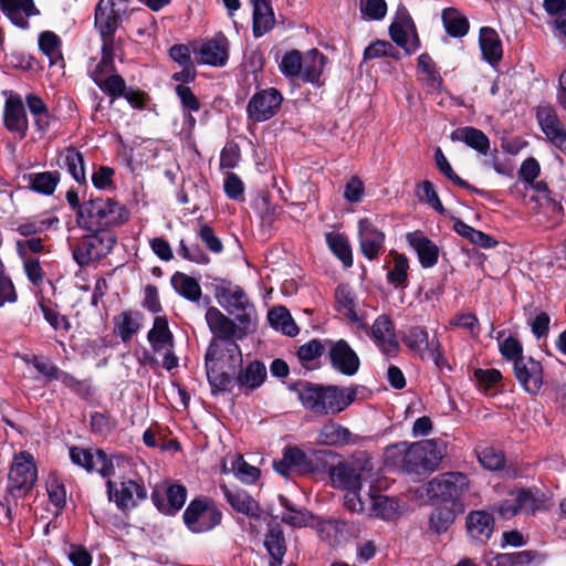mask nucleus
Masks as SVG:
<instances>
[{"label": "nucleus", "instance_id": "c9c22d12", "mask_svg": "<svg viewBox=\"0 0 566 566\" xmlns=\"http://www.w3.org/2000/svg\"><path fill=\"white\" fill-rule=\"evenodd\" d=\"M434 160L438 170L453 185L467 189L472 193L479 195L481 197H489V192L484 189H479L473 185L469 184L467 180L462 179L452 168L451 164L444 156L442 149L438 147L434 150Z\"/></svg>", "mask_w": 566, "mask_h": 566}, {"label": "nucleus", "instance_id": "bb28decb", "mask_svg": "<svg viewBox=\"0 0 566 566\" xmlns=\"http://www.w3.org/2000/svg\"><path fill=\"white\" fill-rule=\"evenodd\" d=\"M292 468H295L301 472L312 471L311 460L301 448L295 446L286 447L283 450L282 460L274 462V470L285 478L290 476Z\"/></svg>", "mask_w": 566, "mask_h": 566}, {"label": "nucleus", "instance_id": "2eb2a0df", "mask_svg": "<svg viewBox=\"0 0 566 566\" xmlns=\"http://www.w3.org/2000/svg\"><path fill=\"white\" fill-rule=\"evenodd\" d=\"M123 12L115 8L114 0H98L94 10V28L101 41H115V34L122 24Z\"/></svg>", "mask_w": 566, "mask_h": 566}, {"label": "nucleus", "instance_id": "b1692460", "mask_svg": "<svg viewBox=\"0 0 566 566\" xmlns=\"http://www.w3.org/2000/svg\"><path fill=\"white\" fill-rule=\"evenodd\" d=\"M200 61L212 66H224L229 60V41L219 33L213 39L203 42L198 51Z\"/></svg>", "mask_w": 566, "mask_h": 566}, {"label": "nucleus", "instance_id": "774afa93", "mask_svg": "<svg viewBox=\"0 0 566 566\" xmlns=\"http://www.w3.org/2000/svg\"><path fill=\"white\" fill-rule=\"evenodd\" d=\"M113 227H94L93 228V242L88 243V248H95L96 244L102 248H114L117 242V237Z\"/></svg>", "mask_w": 566, "mask_h": 566}, {"label": "nucleus", "instance_id": "3c124183", "mask_svg": "<svg viewBox=\"0 0 566 566\" xmlns=\"http://www.w3.org/2000/svg\"><path fill=\"white\" fill-rule=\"evenodd\" d=\"M458 513V507L452 505L448 506L444 504L436 507L429 516L430 528L437 534L447 532L454 523Z\"/></svg>", "mask_w": 566, "mask_h": 566}, {"label": "nucleus", "instance_id": "aec40b11", "mask_svg": "<svg viewBox=\"0 0 566 566\" xmlns=\"http://www.w3.org/2000/svg\"><path fill=\"white\" fill-rule=\"evenodd\" d=\"M536 118L546 137L562 151L566 153V129L551 104L538 105Z\"/></svg>", "mask_w": 566, "mask_h": 566}, {"label": "nucleus", "instance_id": "a211bd4d", "mask_svg": "<svg viewBox=\"0 0 566 566\" xmlns=\"http://www.w3.org/2000/svg\"><path fill=\"white\" fill-rule=\"evenodd\" d=\"M513 370L515 378L526 392L538 394L544 384V369L541 361L526 356L515 361Z\"/></svg>", "mask_w": 566, "mask_h": 566}, {"label": "nucleus", "instance_id": "20e7f679", "mask_svg": "<svg viewBox=\"0 0 566 566\" xmlns=\"http://www.w3.org/2000/svg\"><path fill=\"white\" fill-rule=\"evenodd\" d=\"M408 472L434 471L447 454V444L439 439L423 440L397 447Z\"/></svg>", "mask_w": 566, "mask_h": 566}, {"label": "nucleus", "instance_id": "ea45409f", "mask_svg": "<svg viewBox=\"0 0 566 566\" xmlns=\"http://www.w3.org/2000/svg\"><path fill=\"white\" fill-rule=\"evenodd\" d=\"M350 431L333 421H328L319 429L317 443L329 447L344 446L350 442Z\"/></svg>", "mask_w": 566, "mask_h": 566}, {"label": "nucleus", "instance_id": "7ed1b4c3", "mask_svg": "<svg viewBox=\"0 0 566 566\" xmlns=\"http://www.w3.org/2000/svg\"><path fill=\"white\" fill-rule=\"evenodd\" d=\"M82 211L80 220H82V226L88 230H93L94 227H120L130 218L127 207L109 197L85 200Z\"/></svg>", "mask_w": 566, "mask_h": 566}, {"label": "nucleus", "instance_id": "e433bc0d", "mask_svg": "<svg viewBox=\"0 0 566 566\" xmlns=\"http://www.w3.org/2000/svg\"><path fill=\"white\" fill-rule=\"evenodd\" d=\"M417 70L424 74V85L431 92L440 94L443 88V78L440 75L439 67L427 52L421 53L417 59Z\"/></svg>", "mask_w": 566, "mask_h": 566}, {"label": "nucleus", "instance_id": "f03ea898", "mask_svg": "<svg viewBox=\"0 0 566 566\" xmlns=\"http://www.w3.org/2000/svg\"><path fill=\"white\" fill-rule=\"evenodd\" d=\"M205 361L210 385L224 390L230 385L237 367L242 363V353L235 340H210Z\"/></svg>", "mask_w": 566, "mask_h": 566}, {"label": "nucleus", "instance_id": "49530a36", "mask_svg": "<svg viewBox=\"0 0 566 566\" xmlns=\"http://www.w3.org/2000/svg\"><path fill=\"white\" fill-rule=\"evenodd\" d=\"M61 160L60 167L65 168L75 181L78 184L86 181L84 157L81 151L74 147H69L62 155Z\"/></svg>", "mask_w": 566, "mask_h": 566}, {"label": "nucleus", "instance_id": "f3484780", "mask_svg": "<svg viewBox=\"0 0 566 566\" xmlns=\"http://www.w3.org/2000/svg\"><path fill=\"white\" fill-rule=\"evenodd\" d=\"M403 343L422 359H432L437 366L443 359L440 343L438 339H429L428 332L419 326L412 327L403 337Z\"/></svg>", "mask_w": 566, "mask_h": 566}, {"label": "nucleus", "instance_id": "6ab92c4d", "mask_svg": "<svg viewBox=\"0 0 566 566\" xmlns=\"http://www.w3.org/2000/svg\"><path fill=\"white\" fill-rule=\"evenodd\" d=\"M59 223L57 217H32L19 223L13 231L20 235L30 238L24 241H17V248H43L42 239L36 234L43 233Z\"/></svg>", "mask_w": 566, "mask_h": 566}, {"label": "nucleus", "instance_id": "79ce46f5", "mask_svg": "<svg viewBox=\"0 0 566 566\" xmlns=\"http://www.w3.org/2000/svg\"><path fill=\"white\" fill-rule=\"evenodd\" d=\"M409 263L405 255L395 253L387 262V282L395 289L408 286Z\"/></svg>", "mask_w": 566, "mask_h": 566}, {"label": "nucleus", "instance_id": "338daca9", "mask_svg": "<svg viewBox=\"0 0 566 566\" xmlns=\"http://www.w3.org/2000/svg\"><path fill=\"white\" fill-rule=\"evenodd\" d=\"M499 349L501 355L509 361H512L513 365L520 358H525L523 355V345L522 343L514 336H509L499 344Z\"/></svg>", "mask_w": 566, "mask_h": 566}, {"label": "nucleus", "instance_id": "bf43d9fd", "mask_svg": "<svg viewBox=\"0 0 566 566\" xmlns=\"http://www.w3.org/2000/svg\"><path fill=\"white\" fill-rule=\"evenodd\" d=\"M115 331L123 342H128L139 329V323L130 313H122L114 318Z\"/></svg>", "mask_w": 566, "mask_h": 566}, {"label": "nucleus", "instance_id": "6e6552de", "mask_svg": "<svg viewBox=\"0 0 566 566\" xmlns=\"http://www.w3.org/2000/svg\"><path fill=\"white\" fill-rule=\"evenodd\" d=\"M373 467L366 458L340 461L329 470L332 484L342 490H360L371 473Z\"/></svg>", "mask_w": 566, "mask_h": 566}, {"label": "nucleus", "instance_id": "e2e57ef3", "mask_svg": "<svg viewBox=\"0 0 566 566\" xmlns=\"http://www.w3.org/2000/svg\"><path fill=\"white\" fill-rule=\"evenodd\" d=\"M46 491L51 503L61 511L66 504V490L56 475L51 474L46 481Z\"/></svg>", "mask_w": 566, "mask_h": 566}, {"label": "nucleus", "instance_id": "dca6fc26", "mask_svg": "<svg viewBox=\"0 0 566 566\" xmlns=\"http://www.w3.org/2000/svg\"><path fill=\"white\" fill-rule=\"evenodd\" d=\"M3 126L15 134L20 139L28 135L29 119L22 97L18 93L10 92L3 106Z\"/></svg>", "mask_w": 566, "mask_h": 566}, {"label": "nucleus", "instance_id": "72a5a7b5", "mask_svg": "<svg viewBox=\"0 0 566 566\" xmlns=\"http://www.w3.org/2000/svg\"><path fill=\"white\" fill-rule=\"evenodd\" d=\"M223 494L231 505V507L238 513L256 517L260 514L259 503L242 490H231L227 485H221Z\"/></svg>", "mask_w": 566, "mask_h": 566}, {"label": "nucleus", "instance_id": "473e14b6", "mask_svg": "<svg viewBox=\"0 0 566 566\" xmlns=\"http://www.w3.org/2000/svg\"><path fill=\"white\" fill-rule=\"evenodd\" d=\"M118 74L115 65V41H102L101 60L91 73V78L97 83L105 81L109 75Z\"/></svg>", "mask_w": 566, "mask_h": 566}, {"label": "nucleus", "instance_id": "a19ab883", "mask_svg": "<svg viewBox=\"0 0 566 566\" xmlns=\"http://www.w3.org/2000/svg\"><path fill=\"white\" fill-rule=\"evenodd\" d=\"M265 365L259 360H254L239 371L237 381L241 388L252 391L259 388L265 381Z\"/></svg>", "mask_w": 566, "mask_h": 566}, {"label": "nucleus", "instance_id": "680f3d73", "mask_svg": "<svg viewBox=\"0 0 566 566\" xmlns=\"http://www.w3.org/2000/svg\"><path fill=\"white\" fill-rule=\"evenodd\" d=\"M175 93L180 101L182 113H197L200 111L201 102L189 86L178 84L175 87Z\"/></svg>", "mask_w": 566, "mask_h": 566}, {"label": "nucleus", "instance_id": "37998d69", "mask_svg": "<svg viewBox=\"0 0 566 566\" xmlns=\"http://www.w3.org/2000/svg\"><path fill=\"white\" fill-rule=\"evenodd\" d=\"M148 342L155 352H161L172 347V334L168 326V321L164 316H157L154 325L147 335Z\"/></svg>", "mask_w": 566, "mask_h": 566}, {"label": "nucleus", "instance_id": "6e6d98bb", "mask_svg": "<svg viewBox=\"0 0 566 566\" xmlns=\"http://www.w3.org/2000/svg\"><path fill=\"white\" fill-rule=\"evenodd\" d=\"M388 56L396 61L400 60V52L386 40H376L364 50V60H374Z\"/></svg>", "mask_w": 566, "mask_h": 566}, {"label": "nucleus", "instance_id": "0eeeda50", "mask_svg": "<svg viewBox=\"0 0 566 566\" xmlns=\"http://www.w3.org/2000/svg\"><path fill=\"white\" fill-rule=\"evenodd\" d=\"M38 479L34 458L27 451L14 454L8 473L7 492L13 499H20L31 492Z\"/></svg>", "mask_w": 566, "mask_h": 566}, {"label": "nucleus", "instance_id": "9b49d317", "mask_svg": "<svg viewBox=\"0 0 566 566\" xmlns=\"http://www.w3.org/2000/svg\"><path fill=\"white\" fill-rule=\"evenodd\" d=\"M284 98L275 87L262 88L255 92L248 102L247 114L254 123L270 120L279 114Z\"/></svg>", "mask_w": 566, "mask_h": 566}, {"label": "nucleus", "instance_id": "f8f14e48", "mask_svg": "<svg viewBox=\"0 0 566 566\" xmlns=\"http://www.w3.org/2000/svg\"><path fill=\"white\" fill-rule=\"evenodd\" d=\"M97 87L109 97L111 104L118 98H125L133 108L144 111L149 101V95L145 91L127 86L125 78L119 74L107 76L101 84L97 83Z\"/></svg>", "mask_w": 566, "mask_h": 566}, {"label": "nucleus", "instance_id": "a878e982", "mask_svg": "<svg viewBox=\"0 0 566 566\" xmlns=\"http://www.w3.org/2000/svg\"><path fill=\"white\" fill-rule=\"evenodd\" d=\"M328 62V57L317 49L308 50L303 60L301 78L305 83H311L321 87L324 82L321 80L324 69Z\"/></svg>", "mask_w": 566, "mask_h": 566}, {"label": "nucleus", "instance_id": "5fc2aeb1", "mask_svg": "<svg viewBox=\"0 0 566 566\" xmlns=\"http://www.w3.org/2000/svg\"><path fill=\"white\" fill-rule=\"evenodd\" d=\"M303 55L296 50L292 49L282 56V61L279 64V69L283 75L286 77H300L303 67Z\"/></svg>", "mask_w": 566, "mask_h": 566}, {"label": "nucleus", "instance_id": "0e129e2a", "mask_svg": "<svg viewBox=\"0 0 566 566\" xmlns=\"http://www.w3.org/2000/svg\"><path fill=\"white\" fill-rule=\"evenodd\" d=\"M281 504L286 509L282 515V521L294 527H303L308 525L312 520V515L307 511H298L289 506L287 500L284 496H280Z\"/></svg>", "mask_w": 566, "mask_h": 566}, {"label": "nucleus", "instance_id": "a18cd8bd", "mask_svg": "<svg viewBox=\"0 0 566 566\" xmlns=\"http://www.w3.org/2000/svg\"><path fill=\"white\" fill-rule=\"evenodd\" d=\"M268 321L270 325L284 335L296 336L298 327L292 318L290 312L284 306H276L269 311Z\"/></svg>", "mask_w": 566, "mask_h": 566}, {"label": "nucleus", "instance_id": "2f4dec72", "mask_svg": "<svg viewBox=\"0 0 566 566\" xmlns=\"http://www.w3.org/2000/svg\"><path fill=\"white\" fill-rule=\"evenodd\" d=\"M451 140L464 143L468 147L488 155L490 150L489 137L479 128L464 126L454 129L450 135Z\"/></svg>", "mask_w": 566, "mask_h": 566}, {"label": "nucleus", "instance_id": "c03bdc74", "mask_svg": "<svg viewBox=\"0 0 566 566\" xmlns=\"http://www.w3.org/2000/svg\"><path fill=\"white\" fill-rule=\"evenodd\" d=\"M453 230L476 248H494L499 243L493 237L474 229L460 219L454 221Z\"/></svg>", "mask_w": 566, "mask_h": 566}, {"label": "nucleus", "instance_id": "4be33fe9", "mask_svg": "<svg viewBox=\"0 0 566 566\" xmlns=\"http://www.w3.org/2000/svg\"><path fill=\"white\" fill-rule=\"evenodd\" d=\"M370 336L386 355H394L398 350V340L396 337L395 325L387 315L378 316L370 327Z\"/></svg>", "mask_w": 566, "mask_h": 566}, {"label": "nucleus", "instance_id": "58836bf2", "mask_svg": "<svg viewBox=\"0 0 566 566\" xmlns=\"http://www.w3.org/2000/svg\"><path fill=\"white\" fill-rule=\"evenodd\" d=\"M25 104L33 117L36 130L42 133L48 132L53 116L43 98L34 93H29L25 95Z\"/></svg>", "mask_w": 566, "mask_h": 566}, {"label": "nucleus", "instance_id": "cd10ccee", "mask_svg": "<svg viewBox=\"0 0 566 566\" xmlns=\"http://www.w3.org/2000/svg\"><path fill=\"white\" fill-rule=\"evenodd\" d=\"M253 7L252 33L255 39L270 32L275 24V17L270 0H250Z\"/></svg>", "mask_w": 566, "mask_h": 566}, {"label": "nucleus", "instance_id": "423d86ee", "mask_svg": "<svg viewBox=\"0 0 566 566\" xmlns=\"http://www.w3.org/2000/svg\"><path fill=\"white\" fill-rule=\"evenodd\" d=\"M214 296L218 303L235 321L245 327H253L256 319L254 305L250 302L242 287L227 280H214Z\"/></svg>", "mask_w": 566, "mask_h": 566}, {"label": "nucleus", "instance_id": "f257e3e1", "mask_svg": "<svg viewBox=\"0 0 566 566\" xmlns=\"http://www.w3.org/2000/svg\"><path fill=\"white\" fill-rule=\"evenodd\" d=\"M294 390L302 406L319 416L337 415L350 406L356 398V390L353 388L333 385L302 382Z\"/></svg>", "mask_w": 566, "mask_h": 566}, {"label": "nucleus", "instance_id": "603ef678", "mask_svg": "<svg viewBox=\"0 0 566 566\" xmlns=\"http://www.w3.org/2000/svg\"><path fill=\"white\" fill-rule=\"evenodd\" d=\"M69 453L74 464L85 469L87 472H96L98 465L97 458L102 457L103 450L71 447Z\"/></svg>", "mask_w": 566, "mask_h": 566}, {"label": "nucleus", "instance_id": "8fccbe9b", "mask_svg": "<svg viewBox=\"0 0 566 566\" xmlns=\"http://www.w3.org/2000/svg\"><path fill=\"white\" fill-rule=\"evenodd\" d=\"M359 248H382L385 234L368 218L358 221Z\"/></svg>", "mask_w": 566, "mask_h": 566}, {"label": "nucleus", "instance_id": "69168bd1", "mask_svg": "<svg viewBox=\"0 0 566 566\" xmlns=\"http://www.w3.org/2000/svg\"><path fill=\"white\" fill-rule=\"evenodd\" d=\"M234 475L239 478L244 483H253L259 479L260 471L258 468L245 462L242 455H238L235 460L232 462V468Z\"/></svg>", "mask_w": 566, "mask_h": 566}, {"label": "nucleus", "instance_id": "c756f323", "mask_svg": "<svg viewBox=\"0 0 566 566\" xmlns=\"http://www.w3.org/2000/svg\"><path fill=\"white\" fill-rule=\"evenodd\" d=\"M479 45L483 59L491 65H496L503 57V45L497 32L491 27H482L479 34Z\"/></svg>", "mask_w": 566, "mask_h": 566}, {"label": "nucleus", "instance_id": "864d4df0", "mask_svg": "<svg viewBox=\"0 0 566 566\" xmlns=\"http://www.w3.org/2000/svg\"><path fill=\"white\" fill-rule=\"evenodd\" d=\"M39 48L45 54L51 64H55L57 60H63L60 48L61 39L52 31H43L39 35Z\"/></svg>", "mask_w": 566, "mask_h": 566}, {"label": "nucleus", "instance_id": "39448f33", "mask_svg": "<svg viewBox=\"0 0 566 566\" xmlns=\"http://www.w3.org/2000/svg\"><path fill=\"white\" fill-rule=\"evenodd\" d=\"M471 481L462 472L453 471L439 474L426 484V493L429 499L442 503H451L458 507V512L464 511L463 500L471 494Z\"/></svg>", "mask_w": 566, "mask_h": 566}, {"label": "nucleus", "instance_id": "4d7b16f0", "mask_svg": "<svg viewBox=\"0 0 566 566\" xmlns=\"http://www.w3.org/2000/svg\"><path fill=\"white\" fill-rule=\"evenodd\" d=\"M264 545L272 558L275 562L281 563L285 554V542L283 533L279 527L270 528L265 536Z\"/></svg>", "mask_w": 566, "mask_h": 566}, {"label": "nucleus", "instance_id": "ddd939ff", "mask_svg": "<svg viewBox=\"0 0 566 566\" xmlns=\"http://www.w3.org/2000/svg\"><path fill=\"white\" fill-rule=\"evenodd\" d=\"M106 488L109 501L114 502L122 512L135 509L147 497L145 486L132 479H124L119 482L107 480Z\"/></svg>", "mask_w": 566, "mask_h": 566}, {"label": "nucleus", "instance_id": "412c9836", "mask_svg": "<svg viewBox=\"0 0 566 566\" xmlns=\"http://www.w3.org/2000/svg\"><path fill=\"white\" fill-rule=\"evenodd\" d=\"M328 356L333 368L343 375L353 376L359 368L358 355L344 339L331 342Z\"/></svg>", "mask_w": 566, "mask_h": 566}, {"label": "nucleus", "instance_id": "4c0bfd02", "mask_svg": "<svg viewBox=\"0 0 566 566\" xmlns=\"http://www.w3.org/2000/svg\"><path fill=\"white\" fill-rule=\"evenodd\" d=\"M446 33L451 38H463L470 30L468 18L455 8H446L441 14Z\"/></svg>", "mask_w": 566, "mask_h": 566}, {"label": "nucleus", "instance_id": "052dcab7", "mask_svg": "<svg viewBox=\"0 0 566 566\" xmlns=\"http://www.w3.org/2000/svg\"><path fill=\"white\" fill-rule=\"evenodd\" d=\"M478 459L481 465L490 471H497L504 468V454L492 448L485 447L478 451Z\"/></svg>", "mask_w": 566, "mask_h": 566}, {"label": "nucleus", "instance_id": "393cba45", "mask_svg": "<svg viewBox=\"0 0 566 566\" xmlns=\"http://www.w3.org/2000/svg\"><path fill=\"white\" fill-rule=\"evenodd\" d=\"M468 534L479 543H485L494 531L495 521L491 513L472 511L465 518Z\"/></svg>", "mask_w": 566, "mask_h": 566}, {"label": "nucleus", "instance_id": "5701e85b", "mask_svg": "<svg viewBox=\"0 0 566 566\" xmlns=\"http://www.w3.org/2000/svg\"><path fill=\"white\" fill-rule=\"evenodd\" d=\"M0 9L15 27L24 30L30 27L27 18L40 14L33 0H0Z\"/></svg>", "mask_w": 566, "mask_h": 566}, {"label": "nucleus", "instance_id": "9d476101", "mask_svg": "<svg viewBox=\"0 0 566 566\" xmlns=\"http://www.w3.org/2000/svg\"><path fill=\"white\" fill-rule=\"evenodd\" d=\"M543 506V502L530 490H510L505 496L494 504L493 510L501 518L510 520L517 514L534 513Z\"/></svg>", "mask_w": 566, "mask_h": 566}, {"label": "nucleus", "instance_id": "c85d7f7f", "mask_svg": "<svg viewBox=\"0 0 566 566\" xmlns=\"http://www.w3.org/2000/svg\"><path fill=\"white\" fill-rule=\"evenodd\" d=\"M96 472L107 480L113 478L125 479V475L132 470L130 460L122 454L107 455L104 451L101 458H97Z\"/></svg>", "mask_w": 566, "mask_h": 566}, {"label": "nucleus", "instance_id": "f704fd0d", "mask_svg": "<svg viewBox=\"0 0 566 566\" xmlns=\"http://www.w3.org/2000/svg\"><path fill=\"white\" fill-rule=\"evenodd\" d=\"M23 179L28 181L30 190L44 196H51L60 182L61 174L57 170L30 172L23 175Z\"/></svg>", "mask_w": 566, "mask_h": 566}, {"label": "nucleus", "instance_id": "13d9d810", "mask_svg": "<svg viewBox=\"0 0 566 566\" xmlns=\"http://www.w3.org/2000/svg\"><path fill=\"white\" fill-rule=\"evenodd\" d=\"M371 510L375 515L389 520L392 518L397 513V503L395 500L385 495H373L369 494Z\"/></svg>", "mask_w": 566, "mask_h": 566}, {"label": "nucleus", "instance_id": "7c9ffc66", "mask_svg": "<svg viewBox=\"0 0 566 566\" xmlns=\"http://www.w3.org/2000/svg\"><path fill=\"white\" fill-rule=\"evenodd\" d=\"M336 308L339 314L345 316L349 322L356 323L357 327L367 328L363 318L357 312V301L347 285H339L335 291Z\"/></svg>", "mask_w": 566, "mask_h": 566}, {"label": "nucleus", "instance_id": "1a4fd4ad", "mask_svg": "<svg viewBox=\"0 0 566 566\" xmlns=\"http://www.w3.org/2000/svg\"><path fill=\"white\" fill-rule=\"evenodd\" d=\"M221 520V511L208 497L192 500L184 512V522L192 533L209 532L219 525Z\"/></svg>", "mask_w": 566, "mask_h": 566}, {"label": "nucleus", "instance_id": "de8ad7c7", "mask_svg": "<svg viewBox=\"0 0 566 566\" xmlns=\"http://www.w3.org/2000/svg\"><path fill=\"white\" fill-rule=\"evenodd\" d=\"M171 285L179 295L191 302H197L201 297L202 291L198 281L185 273H175L171 277Z\"/></svg>", "mask_w": 566, "mask_h": 566}, {"label": "nucleus", "instance_id": "09e8293b", "mask_svg": "<svg viewBox=\"0 0 566 566\" xmlns=\"http://www.w3.org/2000/svg\"><path fill=\"white\" fill-rule=\"evenodd\" d=\"M167 503L160 504L158 500V495L156 493L153 494V501L158 506V509L165 514H175L179 511L187 499V489L179 484H174L167 489Z\"/></svg>", "mask_w": 566, "mask_h": 566}, {"label": "nucleus", "instance_id": "4468645a", "mask_svg": "<svg viewBox=\"0 0 566 566\" xmlns=\"http://www.w3.org/2000/svg\"><path fill=\"white\" fill-rule=\"evenodd\" d=\"M206 323L212 334L211 340H235L242 339L252 327L237 324L219 308L210 306L205 315Z\"/></svg>", "mask_w": 566, "mask_h": 566}]
</instances>
